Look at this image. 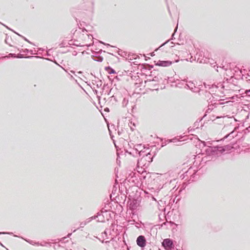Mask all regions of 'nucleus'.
Instances as JSON below:
<instances>
[{"label": "nucleus", "instance_id": "4468645a", "mask_svg": "<svg viewBox=\"0 0 250 250\" xmlns=\"http://www.w3.org/2000/svg\"><path fill=\"white\" fill-rule=\"evenodd\" d=\"M219 147H223V150H224L219 151L220 154H221L226 151H229L232 148V147L229 145H226L225 146H219Z\"/></svg>", "mask_w": 250, "mask_h": 250}, {"label": "nucleus", "instance_id": "a878e982", "mask_svg": "<svg viewBox=\"0 0 250 250\" xmlns=\"http://www.w3.org/2000/svg\"><path fill=\"white\" fill-rule=\"evenodd\" d=\"M200 121L199 122H195L194 124V127H195L196 128H198V124L199 123Z\"/></svg>", "mask_w": 250, "mask_h": 250}, {"label": "nucleus", "instance_id": "f704fd0d", "mask_svg": "<svg viewBox=\"0 0 250 250\" xmlns=\"http://www.w3.org/2000/svg\"><path fill=\"white\" fill-rule=\"evenodd\" d=\"M169 40H167V41H166L165 42H164V43H163V44H162L160 46V47H161V46H163V45H164L165 44H166L167 42H168L169 41Z\"/></svg>", "mask_w": 250, "mask_h": 250}, {"label": "nucleus", "instance_id": "cd10ccee", "mask_svg": "<svg viewBox=\"0 0 250 250\" xmlns=\"http://www.w3.org/2000/svg\"><path fill=\"white\" fill-rule=\"evenodd\" d=\"M16 33L17 34H18L19 36H21V37H22V38L24 39V40L25 41H26V42H29V43H31V42L29 40H27L26 38H25V37L21 36V35H20L18 34V33Z\"/></svg>", "mask_w": 250, "mask_h": 250}, {"label": "nucleus", "instance_id": "0e129e2a", "mask_svg": "<svg viewBox=\"0 0 250 250\" xmlns=\"http://www.w3.org/2000/svg\"><path fill=\"white\" fill-rule=\"evenodd\" d=\"M143 68L145 69H147V68L146 67H144Z\"/></svg>", "mask_w": 250, "mask_h": 250}, {"label": "nucleus", "instance_id": "dca6fc26", "mask_svg": "<svg viewBox=\"0 0 250 250\" xmlns=\"http://www.w3.org/2000/svg\"><path fill=\"white\" fill-rule=\"evenodd\" d=\"M128 103V99L126 98H124L123 101H122V106L123 107H125L126 106V105Z\"/></svg>", "mask_w": 250, "mask_h": 250}, {"label": "nucleus", "instance_id": "473e14b6", "mask_svg": "<svg viewBox=\"0 0 250 250\" xmlns=\"http://www.w3.org/2000/svg\"><path fill=\"white\" fill-rule=\"evenodd\" d=\"M152 73V72H151V73ZM153 75V74H151L149 75L150 78H149V79H148L147 80H149V81H152V79H151V77Z\"/></svg>", "mask_w": 250, "mask_h": 250}, {"label": "nucleus", "instance_id": "8fccbe9b", "mask_svg": "<svg viewBox=\"0 0 250 250\" xmlns=\"http://www.w3.org/2000/svg\"><path fill=\"white\" fill-rule=\"evenodd\" d=\"M101 43H103V42H101ZM104 44H105V43H104ZM105 45H107V46H110L109 44H105Z\"/></svg>", "mask_w": 250, "mask_h": 250}, {"label": "nucleus", "instance_id": "49530a36", "mask_svg": "<svg viewBox=\"0 0 250 250\" xmlns=\"http://www.w3.org/2000/svg\"><path fill=\"white\" fill-rule=\"evenodd\" d=\"M66 238V237H63V238H62L61 239V241H64Z\"/></svg>", "mask_w": 250, "mask_h": 250}, {"label": "nucleus", "instance_id": "58836bf2", "mask_svg": "<svg viewBox=\"0 0 250 250\" xmlns=\"http://www.w3.org/2000/svg\"><path fill=\"white\" fill-rule=\"evenodd\" d=\"M103 234H104L105 235V236H107V230H105Z\"/></svg>", "mask_w": 250, "mask_h": 250}, {"label": "nucleus", "instance_id": "ddd939ff", "mask_svg": "<svg viewBox=\"0 0 250 250\" xmlns=\"http://www.w3.org/2000/svg\"><path fill=\"white\" fill-rule=\"evenodd\" d=\"M237 135V132L235 131L234 130H232L230 133L226 135L224 138H229L231 140L233 138L234 136H236Z\"/></svg>", "mask_w": 250, "mask_h": 250}, {"label": "nucleus", "instance_id": "f257e3e1", "mask_svg": "<svg viewBox=\"0 0 250 250\" xmlns=\"http://www.w3.org/2000/svg\"><path fill=\"white\" fill-rule=\"evenodd\" d=\"M204 84L206 89L210 90L209 91L210 93L220 98L223 97L225 95L224 93L225 82L218 83L217 85L215 84H207L205 83H204Z\"/></svg>", "mask_w": 250, "mask_h": 250}, {"label": "nucleus", "instance_id": "1a4fd4ad", "mask_svg": "<svg viewBox=\"0 0 250 250\" xmlns=\"http://www.w3.org/2000/svg\"><path fill=\"white\" fill-rule=\"evenodd\" d=\"M185 88H189L194 92L199 91V89L196 87L195 84L192 82H188V83H186L185 84Z\"/></svg>", "mask_w": 250, "mask_h": 250}, {"label": "nucleus", "instance_id": "aec40b11", "mask_svg": "<svg viewBox=\"0 0 250 250\" xmlns=\"http://www.w3.org/2000/svg\"><path fill=\"white\" fill-rule=\"evenodd\" d=\"M10 55H11L12 56L14 57H17V58H23V55L21 54H19L17 55V56H16V55L15 54H10Z\"/></svg>", "mask_w": 250, "mask_h": 250}, {"label": "nucleus", "instance_id": "5701e85b", "mask_svg": "<svg viewBox=\"0 0 250 250\" xmlns=\"http://www.w3.org/2000/svg\"><path fill=\"white\" fill-rule=\"evenodd\" d=\"M129 125L130 127L131 130H134V128L133 127L135 126V124L134 123H132V122H130V124H129Z\"/></svg>", "mask_w": 250, "mask_h": 250}, {"label": "nucleus", "instance_id": "6e6552de", "mask_svg": "<svg viewBox=\"0 0 250 250\" xmlns=\"http://www.w3.org/2000/svg\"><path fill=\"white\" fill-rule=\"evenodd\" d=\"M136 243L138 246L141 248H144L146 245V239L144 236H139L136 240Z\"/></svg>", "mask_w": 250, "mask_h": 250}, {"label": "nucleus", "instance_id": "680f3d73", "mask_svg": "<svg viewBox=\"0 0 250 250\" xmlns=\"http://www.w3.org/2000/svg\"><path fill=\"white\" fill-rule=\"evenodd\" d=\"M109 110L108 108H107V109H105V111H108Z\"/></svg>", "mask_w": 250, "mask_h": 250}, {"label": "nucleus", "instance_id": "0eeeda50", "mask_svg": "<svg viewBox=\"0 0 250 250\" xmlns=\"http://www.w3.org/2000/svg\"><path fill=\"white\" fill-rule=\"evenodd\" d=\"M84 10L87 11H92L94 9L93 0H88L86 2H84L82 5Z\"/></svg>", "mask_w": 250, "mask_h": 250}, {"label": "nucleus", "instance_id": "f8f14e48", "mask_svg": "<svg viewBox=\"0 0 250 250\" xmlns=\"http://www.w3.org/2000/svg\"><path fill=\"white\" fill-rule=\"evenodd\" d=\"M185 82L188 83V81L186 80V79L182 80L181 81L178 80V81H175V86L180 88H182L183 86L185 87Z\"/></svg>", "mask_w": 250, "mask_h": 250}, {"label": "nucleus", "instance_id": "de8ad7c7", "mask_svg": "<svg viewBox=\"0 0 250 250\" xmlns=\"http://www.w3.org/2000/svg\"><path fill=\"white\" fill-rule=\"evenodd\" d=\"M202 143H203V145H204V146H206V142H202Z\"/></svg>", "mask_w": 250, "mask_h": 250}, {"label": "nucleus", "instance_id": "20e7f679", "mask_svg": "<svg viewBox=\"0 0 250 250\" xmlns=\"http://www.w3.org/2000/svg\"><path fill=\"white\" fill-rule=\"evenodd\" d=\"M134 149L136 152L138 153L140 156H142L143 153L146 152V151L149 150V148H146L144 145L141 144H137L134 146Z\"/></svg>", "mask_w": 250, "mask_h": 250}, {"label": "nucleus", "instance_id": "4c0bfd02", "mask_svg": "<svg viewBox=\"0 0 250 250\" xmlns=\"http://www.w3.org/2000/svg\"><path fill=\"white\" fill-rule=\"evenodd\" d=\"M171 142L175 143V142H177V139H173V140ZM177 142H180V141H177Z\"/></svg>", "mask_w": 250, "mask_h": 250}, {"label": "nucleus", "instance_id": "6ab92c4d", "mask_svg": "<svg viewBox=\"0 0 250 250\" xmlns=\"http://www.w3.org/2000/svg\"><path fill=\"white\" fill-rule=\"evenodd\" d=\"M96 219V217H94V216H92L89 218H87L85 221V222H86V224L89 223V222H90L93 219Z\"/></svg>", "mask_w": 250, "mask_h": 250}, {"label": "nucleus", "instance_id": "052dcab7", "mask_svg": "<svg viewBox=\"0 0 250 250\" xmlns=\"http://www.w3.org/2000/svg\"><path fill=\"white\" fill-rule=\"evenodd\" d=\"M109 110L108 108H107V109H105V111H108Z\"/></svg>", "mask_w": 250, "mask_h": 250}, {"label": "nucleus", "instance_id": "a211bd4d", "mask_svg": "<svg viewBox=\"0 0 250 250\" xmlns=\"http://www.w3.org/2000/svg\"><path fill=\"white\" fill-rule=\"evenodd\" d=\"M208 62L210 64L214 67L216 65L215 64L216 63V62H214V61L212 59H208Z\"/></svg>", "mask_w": 250, "mask_h": 250}, {"label": "nucleus", "instance_id": "338daca9", "mask_svg": "<svg viewBox=\"0 0 250 250\" xmlns=\"http://www.w3.org/2000/svg\"><path fill=\"white\" fill-rule=\"evenodd\" d=\"M76 229H74V230H73V232H75V231H76Z\"/></svg>", "mask_w": 250, "mask_h": 250}, {"label": "nucleus", "instance_id": "b1692460", "mask_svg": "<svg viewBox=\"0 0 250 250\" xmlns=\"http://www.w3.org/2000/svg\"><path fill=\"white\" fill-rule=\"evenodd\" d=\"M86 225V223L85 221L82 222L80 224V228H83Z\"/></svg>", "mask_w": 250, "mask_h": 250}, {"label": "nucleus", "instance_id": "c85d7f7f", "mask_svg": "<svg viewBox=\"0 0 250 250\" xmlns=\"http://www.w3.org/2000/svg\"><path fill=\"white\" fill-rule=\"evenodd\" d=\"M102 85V82L101 81H99L98 82V83L97 84V86L98 87H100Z\"/></svg>", "mask_w": 250, "mask_h": 250}, {"label": "nucleus", "instance_id": "79ce46f5", "mask_svg": "<svg viewBox=\"0 0 250 250\" xmlns=\"http://www.w3.org/2000/svg\"><path fill=\"white\" fill-rule=\"evenodd\" d=\"M5 42L6 43L8 44V38H6L5 39Z\"/></svg>", "mask_w": 250, "mask_h": 250}, {"label": "nucleus", "instance_id": "7ed1b4c3", "mask_svg": "<svg viewBox=\"0 0 250 250\" xmlns=\"http://www.w3.org/2000/svg\"><path fill=\"white\" fill-rule=\"evenodd\" d=\"M142 156V157L138 161V165L145 166L146 164V163H144L145 161H147L148 164L152 161L153 157L152 154H150V151H148V150L146 151V152L143 153Z\"/></svg>", "mask_w": 250, "mask_h": 250}, {"label": "nucleus", "instance_id": "39448f33", "mask_svg": "<svg viewBox=\"0 0 250 250\" xmlns=\"http://www.w3.org/2000/svg\"><path fill=\"white\" fill-rule=\"evenodd\" d=\"M107 211L105 210L104 211L101 210L100 212L97 213V215L94 216L97 218V221L100 222H104L105 221V218H107Z\"/></svg>", "mask_w": 250, "mask_h": 250}, {"label": "nucleus", "instance_id": "9b49d317", "mask_svg": "<svg viewBox=\"0 0 250 250\" xmlns=\"http://www.w3.org/2000/svg\"><path fill=\"white\" fill-rule=\"evenodd\" d=\"M172 62L169 61H159L156 64L161 66H168L172 64Z\"/></svg>", "mask_w": 250, "mask_h": 250}, {"label": "nucleus", "instance_id": "e433bc0d", "mask_svg": "<svg viewBox=\"0 0 250 250\" xmlns=\"http://www.w3.org/2000/svg\"><path fill=\"white\" fill-rule=\"evenodd\" d=\"M112 100H114L115 101H116V98L114 96L111 97V101H112Z\"/></svg>", "mask_w": 250, "mask_h": 250}, {"label": "nucleus", "instance_id": "4be33fe9", "mask_svg": "<svg viewBox=\"0 0 250 250\" xmlns=\"http://www.w3.org/2000/svg\"><path fill=\"white\" fill-rule=\"evenodd\" d=\"M106 70L109 69V71H108V73L109 74H114L116 73L115 71L112 68H110V67H106L105 68Z\"/></svg>", "mask_w": 250, "mask_h": 250}, {"label": "nucleus", "instance_id": "69168bd1", "mask_svg": "<svg viewBox=\"0 0 250 250\" xmlns=\"http://www.w3.org/2000/svg\"><path fill=\"white\" fill-rule=\"evenodd\" d=\"M78 73H81L82 72L81 71H79Z\"/></svg>", "mask_w": 250, "mask_h": 250}, {"label": "nucleus", "instance_id": "bf43d9fd", "mask_svg": "<svg viewBox=\"0 0 250 250\" xmlns=\"http://www.w3.org/2000/svg\"><path fill=\"white\" fill-rule=\"evenodd\" d=\"M0 245L3 247V245L0 243Z\"/></svg>", "mask_w": 250, "mask_h": 250}, {"label": "nucleus", "instance_id": "09e8293b", "mask_svg": "<svg viewBox=\"0 0 250 250\" xmlns=\"http://www.w3.org/2000/svg\"><path fill=\"white\" fill-rule=\"evenodd\" d=\"M70 72H71V73H72V74H73L75 75V72L74 71H71Z\"/></svg>", "mask_w": 250, "mask_h": 250}, {"label": "nucleus", "instance_id": "4d7b16f0", "mask_svg": "<svg viewBox=\"0 0 250 250\" xmlns=\"http://www.w3.org/2000/svg\"><path fill=\"white\" fill-rule=\"evenodd\" d=\"M177 26L176 27V28L175 29V32L177 30Z\"/></svg>", "mask_w": 250, "mask_h": 250}, {"label": "nucleus", "instance_id": "5fc2aeb1", "mask_svg": "<svg viewBox=\"0 0 250 250\" xmlns=\"http://www.w3.org/2000/svg\"><path fill=\"white\" fill-rule=\"evenodd\" d=\"M182 191V188H181L179 191V192H181Z\"/></svg>", "mask_w": 250, "mask_h": 250}, {"label": "nucleus", "instance_id": "ea45409f", "mask_svg": "<svg viewBox=\"0 0 250 250\" xmlns=\"http://www.w3.org/2000/svg\"><path fill=\"white\" fill-rule=\"evenodd\" d=\"M248 75L249 78L248 79L247 81H250V73L248 74Z\"/></svg>", "mask_w": 250, "mask_h": 250}, {"label": "nucleus", "instance_id": "e2e57ef3", "mask_svg": "<svg viewBox=\"0 0 250 250\" xmlns=\"http://www.w3.org/2000/svg\"><path fill=\"white\" fill-rule=\"evenodd\" d=\"M109 110L108 108H107V109H105V111H108Z\"/></svg>", "mask_w": 250, "mask_h": 250}, {"label": "nucleus", "instance_id": "37998d69", "mask_svg": "<svg viewBox=\"0 0 250 250\" xmlns=\"http://www.w3.org/2000/svg\"><path fill=\"white\" fill-rule=\"evenodd\" d=\"M5 233H7V232H0V234H5ZM7 234H12V233L9 232V233H7Z\"/></svg>", "mask_w": 250, "mask_h": 250}, {"label": "nucleus", "instance_id": "864d4df0", "mask_svg": "<svg viewBox=\"0 0 250 250\" xmlns=\"http://www.w3.org/2000/svg\"><path fill=\"white\" fill-rule=\"evenodd\" d=\"M70 77H71V79H74V78H73V76H72V75H70Z\"/></svg>", "mask_w": 250, "mask_h": 250}, {"label": "nucleus", "instance_id": "412c9836", "mask_svg": "<svg viewBox=\"0 0 250 250\" xmlns=\"http://www.w3.org/2000/svg\"><path fill=\"white\" fill-rule=\"evenodd\" d=\"M25 241L31 245H36L39 246V242H35L31 240H25Z\"/></svg>", "mask_w": 250, "mask_h": 250}, {"label": "nucleus", "instance_id": "393cba45", "mask_svg": "<svg viewBox=\"0 0 250 250\" xmlns=\"http://www.w3.org/2000/svg\"><path fill=\"white\" fill-rule=\"evenodd\" d=\"M247 95L248 98L247 100L250 102V90L247 91Z\"/></svg>", "mask_w": 250, "mask_h": 250}, {"label": "nucleus", "instance_id": "6e6d98bb", "mask_svg": "<svg viewBox=\"0 0 250 250\" xmlns=\"http://www.w3.org/2000/svg\"><path fill=\"white\" fill-rule=\"evenodd\" d=\"M71 235V233H69V234H68V236H70Z\"/></svg>", "mask_w": 250, "mask_h": 250}, {"label": "nucleus", "instance_id": "c03bdc74", "mask_svg": "<svg viewBox=\"0 0 250 250\" xmlns=\"http://www.w3.org/2000/svg\"><path fill=\"white\" fill-rule=\"evenodd\" d=\"M102 243H104H104H109V241H105V242H104V240H103V241H102Z\"/></svg>", "mask_w": 250, "mask_h": 250}, {"label": "nucleus", "instance_id": "c756f323", "mask_svg": "<svg viewBox=\"0 0 250 250\" xmlns=\"http://www.w3.org/2000/svg\"><path fill=\"white\" fill-rule=\"evenodd\" d=\"M30 53L31 54H34V55H35V54H37V53L36 52V51L35 50L34 51L32 50H30Z\"/></svg>", "mask_w": 250, "mask_h": 250}, {"label": "nucleus", "instance_id": "774afa93", "mask_svg": "<svg viewBox=\"0 0 250 250\" xmlns=\"http://www.w3.org/2000/svg\"><path fill=\"white\" fill-rule=\"evenodd\" d=\"M178 60L175 61V62H178Z\"/></svg>", "mask_w": 250, "mask_h": 250}, {"label": "nucleus", "instance_id": "9d476101", "mask_svg": "<svg viewBox=\"0 0 250 250\" xmlns=\"http://www.w3.org/2000/svg\"><path fill=\"white\" fill-rule=\"evenodd\" d=\"M137 175H138L136 172L131 171L128 174L126 179L129 182H134L135 180H137Z\"/></svg>", "mask_w": 250, "mask_h": 250}, {"label": "nucleus", "instance_id": "a18cd8bd", "mask_svg": "<svg viewBox=\"0 0 250 250\" xmlns=\"http://www.w3.org/2000/svg\"><path fill=\"white\" fill-rule=\"evenodd\" d=\"M174 35V33H173V34L172 35V37H171V38L170 39V40H173V39Z\"/></svg>", "mask_w": 250, "mask_h": 250}, {"label": "nucleus", "instance_id": "603ef678", "mask_svg": "<svg viewBox=\"0 0 250 250\" xmlns=\"http://www.w3.org/2000/svg\"><path fill=\"white\" fill-rule=\"evenodd\" d=\"M219 68V66H217V68ZM216 71H217V72H218V71H219V70H218V69H216Z\"/></svg>", "mask_w": 250, "mask_h": 250}, {"label": "nucleus", "instance_id": "f03ea898", "mask_svg": "<svg viewBox=\"0 0 250 250\" xmlns=\"http://www.w3.org/2000/svg\"><path fill=\"white\" fill-rule=\"evenodd\" d=\"M224 150L223 147H219L218 146H208V147L205 149V151L207 156L204 158L206 159H209L210 158L211 155H217L219 153V151Z\"/></svg>", "mask_w": 250, "mask_h": 250}, {"label": "nucleus", "instance_id": "3c124183", "mask_svg": "<svg viewBox=\"0 0 250 250\" xmlns=\"http://www.w3.org/2000/svg\"><path fill=\"white\" fill-rule=\"evenodd\" d=\"M154 53H153H153H151V56H154Z\"/></svg>", "mask_w": 250, "mask_h": 250}, {"label": "nucleus", "instance_id": "c9c22d12", "mask_svg": "<svg viewBox=\"0 0 250 250\" xmlns=\"http://www.w3.org/2000/svg\"><path fill=\"white\" fill-rule=\"evenodd\" d=\"M24 52H25V53H28L29 52L30 53V50L28 49H25L24 51H23Z\"/></svg>", "mask_w": 250, "mask_h": 250}, {"label": "nucleus", "instance_id": "7c9ffc66", "mask_svg": "<svg viewBox=\"0 0 250 250\" xmlns=\"http://www.w3.org/2000/svg\"><path fill=\"white\" fill-rule=\"evenodd\" d=\"M194 128H191V127H189L188 128V132L189 133V132H191L192 131V130H194Z\"/></svg>", "mask_w": 250, "mask_h": 250}, {"label": "nucleus", "instance_id": "72a5a7b5", "mask_svg": "<svg viewBox=\"0 0 250 250\" xmlns=\"http://www.w3.org/2000/svg\"><path fill=\"white\" fill-rule=\"evenodd\" d=\"M33 57H35V58H40V57H39V56H28V57H27L26 58H33Z\"/></svg>", "mask_w": 250, "mask_h": 250}, {"label": "nucleus", "instance_id": "13d9d810", "mask_svg": "<svg viewBox=\"0 0 250 250\" xmlns=\"http://www.w3.org/2000/svg\"><path fill=\"white\" fill-rule=\"evenodd\" d=\"M148 67H151V68H153V66H148Z\"/></svg>", "mask_w": 250, "mask_h": 250}, {"label": "nucleus", "instance_id": "bb28decb", "mask_svg": "<svg viewBox=\"0 0 250 250\" xmlns=\"http://www.w3.org/2000/svg\"><path fill=\"white\" fill-rule=\"evenodd\" d=\"M176 183V180L175 179H173V180H171L169 185H171L172 184V186L174 185V183Z\"/></svg>", "mask_w": 250, "mask_h": 250}, {"label": "nucleus", "instance_id": "2eb2a0df", "mask_svg": "<svg viewBox=\"0 0 250 250\" xmlns=\"http://www.w3.org/2000/svg\"><path fill=\"white\" fill-rule=\"evenodd\" d=\"M92 58L94 61L99 62H101L103 60V58L101 56H93Z\"/></svg>", "mask_w": 250, "mask_h": 250}, {"label": "nucleus", "instance_id": "2f4dec72", "mask_svg": "<svg viewBox=\"0 0 250 250\" xmlns=\"http://www.w3.org/2000/svg\"><path fill=\"white\" fill-rule=\"evenodd\" d=\"M175 188H176V186H175L172 188V189H171V190H170V191H171V192H172V193H173L174 191H176V190L178 189V188H176V189H175Z\"/></svg>", "mask_w": 250, "mask_h": 250}, {"label": "nucleus", "instance_id": "f3484780", "mask_svg": "<svg viewBox=\"0 0 250 250\" xmlns=\"http://www.w3.org/2000/svg\"><path fill=\"white\" fill-rule=\"evenodd\" d=\"M162 78L160 77L159 75H158L157 76H156L152 78V81L160 82Z\"/></svg>", "mask_w": 250, "mask_h": 250}, {"label": "nucleus", "instance_id": "a19ab883", "mask_svg": "<svg viewBox=\"0 0 250 250\" xmlns=\"http://www.w3.org/2000/svg\"><path fill=\"white\" fill-rule=\"evenodd\" d=\"M47 243H46V242H45V243H44V244H47ZM39 245L42 246H45V244H42V243H39Z\"/></svg>", "mask_w": 250, "mask_h": 250}, {"label": "nucleus", "instance_id": "423d86ee", "mask_svg": "<svg viewBox=\"0 0 250 250\" xmlns=\"http://www.w3.org/2000/svg\"><path fill=\"white\" fill-rule=\"evenodd\" d=\"M162 245L167 250H171L174 247L173 241L168 238L163 240Z\"/></svg>", "mask_w": 250, "mask_h": 250}]
</instances>
